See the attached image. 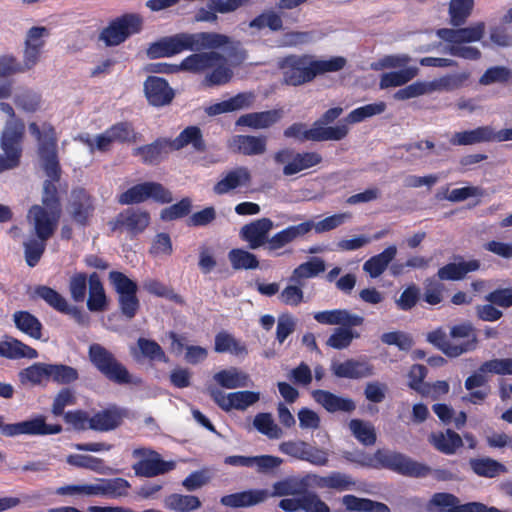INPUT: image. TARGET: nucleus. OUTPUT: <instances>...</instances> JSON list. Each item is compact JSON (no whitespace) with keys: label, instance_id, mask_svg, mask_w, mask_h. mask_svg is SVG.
<instances>
[{"label":"nucleus","instance_id":"obj_1","mask_svg":"<svg viewBox=\"0 0 512 512\" xmlns=\"http://www.w3.org/2000/svg\"><path fill=\"white\" fill-rule=\"evenodd\" d=\"M234 44L232 37L214 31L181 32L162 37L150 44L147 49V56L150 59L172 57L186 50L232 48Z\"/></svg>","mask_w":512,"mask_h":512},{"label":"nucleus","instance_id":"obj_2","mask_svg":"<svg viewBox=\"0 0 512 512\" xmlns=\"http://www.w3.org/2000/svg\"><path fill=\"white\" fill-rule=\"evenodd\" d=\"M231 48H221V50H234L239 45L238 41ZM182 69L184 72L193 74H203L204 84L206 86L223 85L228 83L233 72L227 65V59L220 49H201L195 51L182 60Z\"/></svg>","mask_w":512,"mask_h":512},{"label":"nucleus","instance_id":"obj_3","mask_svg":"<svg viewBox=\"0 0 512 512\" xmlns=\"http://www.w3.org/2000/svg\"><path fill=\"white\" fill-rule=\"evenodd\" d=\"M485 32L486 24L479 21L463 28L438 29L436 34L449 44L446 52L450 55L467 60H478L481 57V51L470 44L481 41Z\"/></svg>","mask_w":512,"mask_h":512},{"label":"nucleus","instance_id":"obj_4","mask_svg":"<svg viewBox=\"0 0 512 512\" xmlns=\"http://www.w3.org/2000/svg\"><path fill=\"white\" fill-rule=\"evenodd\" d=\"M449 335L450 339L442 329H437L428 334L427 340L451 358L472 352L478 347V337L470 322L452 326Z\"/></svg>","mask_w":512,"mask_h":512},{"label":"nucleus","instance_id":"obj_5","mask_svg":"<svg viewBox=\"0 0 512 512\" xmlns=\"http://www.w3.org/2000/svg\"><path fill=\"white\" fill-rule=\"evenodd\" d=\"M88 358L93 366L107 379L117 384H138L127 368L117 360L114 354L98 343H93L88 349Z\"/></svg>","mask_w":512,"mask_h":512},{"label":"nucleus","instance_id":"obj_6","mask_svg":"<svg viewBox=\"0 0 512 512\" xmlns=\"http://www.w3.org/2000/svg\"><path fill=\"white\" fill-rule=\"evenodd\" d=\"M278 67L282 82L289 86H301L315 79L311 54H290L279 61Z\"/></svg>","mask_w":512,"mask_h":512},{"label":"nucleus","instance_id":"obj_7","mask_svg":"<svg viewBox=\"0 0 512 512\" xmlns=\"http://www.w3.org/2000/svg\"><path fill=\"white\" fill-rule=\"evenodd\" d=\"M142 27L139 15L127 14L113 20L100 33V40L107 46H116L124 42L130 35L138 33Z\"/></svg>","mask_w":512,"mask_h":512},{"label":"nucleus","instance_id":"obj_8","mask_svg":"<svg viewBox=\"0 0 512 512\" xmlns=\"http://www.w3.org/2000/svg\"><path fill=\"white\" fill-rule=\"evenodd\" d=\"M133 456L139 458V461L133 465L137 476L154 477L172 471L176 467L174 461H164L159 453L148 448L135 449Z\"/></svg>","mask_w":512,"mask_h":512},{"label":"nucleus","instance_id":"obj_9","mask_svg":"<svg viewBox=\"0 0 512 512\" xmlns=\"http://www.w3.org/2000/svg\"><path fill=\"white\" fill-rule=\"evenodd\" d=\"M374 458L382 466L408 476H425L430 470L427 466L397 452L378 450L374 454Z\"/></svg>","mask_w":512,"mask_h":512},{"label":"nucleus","instance_id":"obj_10","mask_svg":"<svg viewBox=\"0 0 512 512\" xmlns=\"http://www.w3.org/2000/svg\"><path fill=\"white\" fill-rule=\"evenodd\" d=\"M208 393L215 403L225 411L246 410L257 403L261 397L260 392L256 391L242 390L226 394L215 387H209Z\"/></svg>","mask_w":512,"mask_h":512},{"label":"nucleus","instance_id":"obj_11","mask_svg":"<svg viewBox=\"0 0 512 512\" xmlns=\"http://www.w3.org/2000/svg\"><path fill=\"white\" fill-rule=\"evenodd\" d=\"M61 210H50L40 205L30 208L27 219L39 239H49L58 224Z\"/></svg>","mask_w":512,"mask_h":512},{"label":"nucleus","instance_id":"obj_12","mask_svg":"<svg viewBox=\"0 0 512 512\" xmlns=\"http://www.w3.org/2000/svg\"><path fill=\"white\" fill-rule=\"evenodd\" d=\"M148 198H153L162 203L172 201L171 193L166 190L161 184L155 182H146L135 185L122 193L119 197L121 204H133L145 201Z\"/></svg>","mask_w":512,"mask_h":512},{"label":"nucleus","instance_id":"obj_13","mask_svg":"<svg viewBox=\"0 0 512 512\" xmlns=\"http://www.w3.org/2000/svg\"><path fill=\"white\" fill-rule=\"evenodd\" d=\"M25 126L23 122L17 119H11L7 122L2 136H1V149L4 152L3 157L7 160L15 158V166L18 167L21 158V140L24 134Z\"/></svg>","mask_w":512,"mask_h":512},{"label":"nucleus","instance_id":"obj_14","mask_svg":"<svg viewBox=\"0 0 512 512\" xmlns=\"http://www.w3.org/2000/svg\"><path fill=\"white\" fill-rule=\"evenodd\" d=\"M62 428L60 425H47L42 417H37L31 420L5 424L2 418V427L0 428L1 433L4 436L12 437L21 434L29 435H47L57 434L61 432Z\"/></svg>","mask_w":512,"mask_h":512},{"label":"nucleus","instance_id":"obj_15","mask_svg":"<svg viewBox=\"0 0 512 512\" xmlns=\"http://www.w3.org/2000/svg\"><path fill=\"white\" fill-rule=\"evenodd\" d=\"M274 224L269 218H260L248 224H245L240 229V237L243 241L248 243L250 249H258L264 245L268 249L269 232L273 229Z\"/></svg>","mask_w":512,"mask_h":512},{"label":"nucleus","instance_id":"obj_16","mask_svg":"<svg viewBox=\"0 0 512 512\" xmlns=\"http://www.w3.org/2000/svg\"><path fill=\"white\" fill-rule=\"evenodd\" d=\"M252 180L251 172L247 167L240 166L232 169L214 184L212 191L215 195L221 196L235 191L240 187L250 185Z\"/></svg>","mask_w":512,"mask_h":512},{"label":"nucleus","instance_id":"obj_17","mask_svg":"<svg viewBox=\"0 0 512 512\" xmlns=\"http://www.w3.org/2000/svg\"><path fill=\"white\" fill-rule=\"evenodd\" d=\"M38 154L41 167L44 169L47 177L53 181H58L60 178V166L57 158L55 138L45 135L39 143Z\"/></svg>","mask_w":512,"mask_h":512},{"label":"nucleus","instance_id":"obj_18","mask_svg":"<svg viewBox=\"0 0 512 512\" xmlns=\"http://www.w3.org/2000/svg\"><path fill=\"white\" fill-rule=\"evenodd\" d=\"M312 230V221H304L296 225H290L273 234L268 240V250L276 251L294 241L303 238Z\"/></svg>","mask_w":512,"mask_h":512},{"label":"nucleus","instance_id":"obj_19","mask_svg":"<svg viewBox=\"0 0 512 512\" xmlns=\"http://www.w3.org/2000/svg\"><path fill=\"white\" fill-rule=\"evenodd\" d=\"M312 397L316 403L329 413H351L356 409V404L352 398L343 397L327 390H314Z\"/></svg>","mask_w":512,"mask_h":512},{"label":"nucleus","instance_id":"obj_20","mask_svg":"<svg viewBox=\"0 0 512 512\" xmlns=\"http://www.w3.org/2000/svg\"><path fill=\"white\" fill-rule=\"evenodd\" d=\"M93 211L94 205L91 196L82 189L73 190L68 206V212L72 219L80 225H85Z\"/></svg>","mask_w":512,"mask_h":512},{"label":"nucleus","instance_id":"obj_21","mask_svg":"<svg viewBox=\"0 0 512 512\" xmlns=\"http://www.w3.org/2000/svg\"><path fill=\"white\" fill-rule=\"evenodd\" d=\"M145 95L153 106H164L174 98V91L168 83L156 76H150L144 83Z\"/></svg>","mask_w":512,"mask_h":512},{"label":"nucleus","instance_id":"obj_22","mask_svg":"<svg viewBox=\"0 0 512 512\" xmlns=\"http://www.w3.org/2000/svg\"><path fill=\"white\" fill-rule=\"evenodd\" d=\"M333 374L338 378L361 379L374 375V367L365 361L348 359L344 362H333Z\"/></svg>","mask_w":512,"mask_h":512},{"label":"nucleus","instance_id":"obj_23","mask_svg":"<svg viewBox=\"0 0 512 512\" xmlns=\"http://www.w3.org/2000/svg\"><path fill=\"white\" fill-rule=\"evenodd\" d=\"M270 497L266 489H251L234 494L225 495L220 503L231 508L250 507L265 502Z\"/></svg>","mask_w":512,"mask_h":512},{"label":"nucleus","instance_id":"obj_24","mask_svg":"<svg viewBox=\"0 0 512 512\" xmlns=\"http://www.w3.org/2000/svg\"><path fill=\"white\" fill-rule=\"evenodd\" d=\"M314 319L323 325H341L345 327L360 326L364 318L360 315L350 313L346 309H334L316 312Z\"/></svg>","mask_w":512,"mask_h":512},{"label":"nucleus","instance_id":"obj_25","mask_svg":"<svg viewBox=\"0 0 512 512\" xmlns=\"http://www.w3.org/2000/svg\"><path fill=\"white\" fill-rule=\"evenodd\" d=\"M233 152L246 156L261 155L266 152V137L251 135H235L228 142Z\"/></svg>","mask_w":512,"mask_h":512},{"label":"nucleus","instance_id":"obj_26","mask_svg":"<svg viewBox=\"0 0 512 512\" xmlns=\"http://www.w3.org/2000/svg\"><path fill=\"white\" fill-rule=\"evenodd\" d=\"M494 141L495 135L492 126H479L472 130L459 131L450 138V143L454 146H468Z\"/></svg>","mask_w":512,"mask_h":512},{"label":"nucleus","instance_id":"obj_27","mask_svg":"<svg viewBox=\"0 0 512 512\" xmlns=\"http://www.w3.org/2000/svg\"><path fill=\"white\" fill-rule=\"evenodd\" d=\"M255 101V94L252 92L239 93L228 100L210 105L205 109L209 116H216L223 113L235 112L249 108Z\"/></svg>","mask_w":512,"mask_h":512},{"label":"nucleus","instance_id":"obj_28","mask_svg":"<svg viewBox=\"0 0 512 512\" xmlns=\"http://www.w3.org/2000/svg\"><path fill=\"white\" fill-rule=\"evenodd\" d=\"M282 116L283 111L281 109L253 112L240 116L236 121V125L247 126L253 129H265L278 122Z\"/></svg>","mask_w":512,"mask_h":512},{"label":"nucleus","instance_id":"obj_29","mask_svg":"<svg viewBox=\"0 0 512 512\" xmlns=\"http://www.w3.org/2000/svg\"><path fill=\"white\" fill-rule=\"evenodd\" d=\"M479 269L480 261L476 259L459 263L454 262L441 267L437 272V276L440 280L457 281L463 279L468 273Z\"/></svg>","mask_w":512,"mask_h":512},{"label":"nucleus","instance_id":"obj_30","mask_svg":"<svg viewBox=\"0 0 512 512\" xmlns=\"http://www.w3.org/2000/svg\"><path fill=\"white\" fill-rule=\"evenodd\" d=\"M397 255L396 245L388 246L381 253L372 256L363 264V270L369 274L371 278H378L387 269L389 264Z\"/></svg>","mask_w":512,"mask_h":512},{"label":"nucleus","instance_id":"obj_31","mask_svg":"<svg viewBox=\"0 0 512 512\" xmlns=\"http://www.w3.org/2000/svg\"><path fill=\"white\" fill-rule=\"evenodd\" d=\"M123 417L124 413L117 408L99 411L91 417L90 429L100 432L114 430L122 423Z\"/></svg>","mask_w":512,"mask_h":512},{"label":"nucleus","instance_id":"obj_32","mask_svg":"<svg viewBox=\"0 0 512 512\" xmlns=\"http://www.w3.org/2000/svg\"><path fill=\"white\" fill-rule=\"evenodd\" d=\"M213 379L217 384L226 389L247 387L251 383L250 376L235 367L215 373Z\"/></svg>","mask_w":512,"mask_h":512},{"label":"nucleus","instance_id":"obj_33","mask_svg":"<svg viewBox=\"0 0 512 512\" xmlns=\"http://www.w3.org/2000/svg\"><path fill=\"white\" fill-rule=\"evenodd\" d=\"M189 144L198 152L206 150L202 132L197 126L185 128L174 140L169 141V147L174 150H179Z\"/></svg>","mask_w":512,"mask_h":512},{"label":"nucleus","instance_id":"obj_34","mask_svg":"<svg viewBox=\"0 0 512 512\" xmlns=\"http://www.w3.org/2000/svg\"><path fill=\"white\" fill-rule=\"evenodd\" d=\"M164 506L171 511L193 512L202 506V502L195 495L172 493L165 497Z\"/></svg>","mask_w":512,"mask_h":512},{"label":"nucleus","instance_id":"obj_35","mask_svg":"<svg viewBox=\"0 0 512 512\" xmlns=\"http://www.w3.org/2000/svg\"><path fill=\"white\" fill-rule=\"evenodd\" d=\"M248 26L254 32L261 31L264 28H268L272 32H278L284 29V22L278 12L273 9H266L252 19Z\"/></svg>","mask_w":512,"mask_h":512},{"label":"nucleus","instance_id":"obj_36","mask_svg":"<svg viewBox=\"0 0 512 512\" xmlns=\"http://www.w3.org/2000/svg\"><path fill=\"white\" fill-rule=\"evenodd\" d=\"M107 307V298L104 287L96 273L89 276V296L87 308L92 312L104 311Z\"/></svg>","mask_w":512,"mask_h":512},{"label":"nucleus","instance_id":"obj_37","mask_svg":"<svg viewBox=\"0 0 512 512\" xmlns=\"http://www.w3.org/2000/svg\"><path fill=\"white\" fill-rule=\"evenodd\" d=\"M322 161V157L320 154L316 152H305V153H295L293 154L292 161L286 164L283 167V174L286 176H291L296 173H299L305 169L311 168L320 164Z\"/></svg>","mask_w":512,"mask_h":512},{"label":"nucleus","instance_id":"obj_38","mask_svg":"<svg viewBox=\"0 0 512 512\" xmlns=\"http://www.w3.org/2000/svg\"><path fill=\"white\" fill-rule=\"evenodd\" d=\"M429 440L437 450L445 454L455 453L456 449L463 444L460 435L450 429L445 432L432 433Z\"/></svg>","mask_w":512,"mask_h":512},{"label":"nucleus","instance_id":"obj_39","mask_svg":"<svg viewBox=\"0 0 512 512\" xmlns=\"http://www.w3.org/2000/svg\"><path fill=\"white\" fill-rule=\"evenodd\" d=\"M329 124L314 123V133H312L313 141H340L349 133L348 123L336 126H328Z\"/></svg>","mask_w":512,"mask_h":512},{"label":"nucleus","instance_id":"obj_40","mask_svg":"<svg viewBox=\"0 0 512 512\" xmlns=\"http://www.w3.org/2000/svg\"><path fill=\"white\" fill-rule=\"evenodd\" d=\"M342 503L349 511L356 512H390V508L382 503L367 498H359L354 495H345Z\"/></svg>","mask_w":512,"mask_h":512},{"label":"nucleus","instance_id":"obj_41","mask_svg":"<svg viewBox=\"0 0 512 512\" xmlns=\"http://www.w3.org/2000/svg\"><path fill=\"white\" fill-rule=\"evenodd\" d=\"M418 73L419 69L416 66H409L398 71L384 73L380 78L379 87L381 89H387L405 85L415 78Z\"/></svg>","mask_w":512,"mask_h":512},{"label":"nucleus","instance_id":"obj_42","mask_svg":"<svg viewBox=\"0 0 512 512\" xmlns=\"http://www.w3.org/2000/svg\"><path fill=\"white\" fill-rule=\"evenodd\" d=\"M118 222L133 233H140L149 225L150 216L145 211L127 210L118 217Z\"/></svg>","mask_w":512,"mask_h":512},{"label":"nucleus","instance_id":"obj_43","mask_svg":"<svg viewBox=\"0 0 512 512\" xmlns=\"http://www.w3.org/2000/svg\"><path fill=\"white\" fill-rule=\"evenodd\" d=\"M474 0H450L448 14L450 24L453 27H460L466 23L472 14Z\"/></svg>","mask_w":512,"mask_h":512},{"label":"nucleus","instance_id":"obj_44","mask_svg":"<svg viewBox=\"0 0 512 512\" xmlns=\"http://www.w3.org/2000/svg\"><path fill=\"white\" fill-rule=\"evenodd\" d=\"M324 271L325 262L322 259L315 257L295 268L290 277V281L302 285L304 279L315 277Z\"/></svg>","mask_w":512,"mask_h":512},{"label":"nucleus","instance_id":"obj_45","mask_svg":"<svg viewBox=\"0 0 512 512\" xmlns=\"http://www.w3.org/2000/svg\"><path fill=\"white\" fill-rule=\"evenodd\" d=\"M455 81L451 77H442L431 82L416 81L409 86L415 97L432 93L434 91L451 90L455 87Z\"/></svg>","mask_w":512,"mask_h":512},{"label":"nucleus","instance_id":"obj_46","mask_svg":"<svg viewBox=\"0 0 512 512\" xmlns=\"http://www.w3.org/2000/svg\"><path fill=\"white\" fill-rule=\"evenodd\" d=\"M312 61L315 78L327 73L341 71L347 65V59L343 56H332L324 59L312 55Z\"/></svg>","mask_w":512,"mask_h":512},{"label":"nucleus","instance_id":"obj_47","mask_svg":"<svg viewBox=\"0 0 512 512\" xmlns=\"http://www.w3.org/2000/svg\"><path fill=\"white\" fill-rule=\"evenodd\" d=\"M49 379L48 364L35 363L19 372V380L23 385H42L43 381Z\"/></svg>","mask_w":512,"mask_h":512},{"label":"nucleus","instance_id":"obj_48","mask_svg":"<svg viewBox=\"0 0 512 512\" xmlns=\"http://www.w3.org/2000/svg\"><path fill=\"white\" fill-rule=\"evenodd\" d=\"M228 259L235 270H253L259 267L256 255L244 249H232L228 253Z\"/></svg>","mask_w":512,"mask_h":512},{"label":"nucleus","instance_id":"obj_49","mask_svg":"<svg viewBox=\"0 0 512 512\" xmlns=\"http://www.w3.org/2000/svg\"><path fill=\"white\" fill-rule=\"evenodd\" d=\"M16 327L34 339L41 338V323L26 311L16 312L13 316Z\"/></svg>","mask_w":512,"mask_h":512},{"label":"nucleus","instance_id":"obj_50","mask_svg":"<svg viewBox=\"0 0 512 512\" xmlns=\"http://www.w3.org/2000/svg\"><path fill=\"white\" fill-rule=\"evenodd\" d=\"M349 428L355 438L363 445L370 446L376 442V431L370 422L352 419L349 422Z\"/></svg>","mask_w":512,"mask_h":512},{"label":"nucleus","instance_id":"obj_51","mask_svg":"<svg viewBox=\"0 0 512 512\" xmlns=\"http://www.w3.org/2000/svg\"><path fill=\"white\" fill-rule=\"evenodd\" d=\"M254 427L269 439H280L284 432L275 423L270 413H259L253 420Z\"/></svg>","mask_w":512,"mask_h":512},{"label":"nucleus","instance_id":"obj_52","mask_svg":"<svg viewBox=\"0 0 512 512\" xmlns=\"http://www.w3.org/2000/svg\"><path fill=\"white\" fill-rule=\"evenodd\" d=\"M359 338V333L353 331L351 327L335 328L333 333L326 341V345L337 350L348 348L354 339Z\"/></svg>","mask_w":512,"mask_h":512},{"label":"nucleus","instance_id":"obj_53","mask_svg":"<svg viewBox=\"0 0 512 512\" xmlns=\"http://www.w3.org/2000/svg\"><path fill=\"white\" fill-rule=\"evenodd\" d=\"M214 350L217 353H231L244 355L247 353L245 346L241 345L231 334L222 331L215 336Z\"/></svg>","mask_w":512,"mask_h":512},{"label":"nucleus","instance_id":"obj_54","mask_svg":"<svg viewBox=\"0 0 512 512\" xmlns=\"http://www.w3.org/2000/svg\"><path fill=\"white\" fill-rule=\"evenodd\" d=\"M0 355L6 358H36L37 351L18 340L0 344Z\"/></svg>","mask_w":512,"mask_h":512},{"label":"nucleus","instance_id":"obj_55","mask_svg":"<svg viewBox=\"0 0 512 512\" xmlns=\"http://www.w3.org/2000/svg\"><path fill=\"white\" fill-rule=\"evenodd\" d=\"M169 147L168 140H157L152 144L133 149V154L140 156L146 163H153L160 159L162 152Z\"/></svg>","mask_w":512,"mask_h":512},{"label":"nucleus","instance_id":"obj_56","mask_svg":"<svg viewBox=\"0 0 512 512\" xmlns=\"http://www.w3.org/2000/svg\"><path fill=\"white\" fill-rule=\"evenodd\" d=\"M385 109L386 104L384 102L368 104L351 111L345 118V122L348 124L359 123L366 118L383 113Z\"/></svg>","mask_w":512,"mask_h":512},{"label":"nucleus","instance_id":"obj_57","mask_svg":"<svg viewBox=\"0 0 512 512\" xmlns=\"http://www.w3.org/2000/svg\"><path fill=\"white\" fill-rule=\"evenodd\" d=\"M130 487L123 478L98 479L99 496H124Z\"/></svg>","mask_w":512,"mask_h":512},{"label":"nucleus","instance_id":"obj_58","mask_svg":"<svg viewBox=\"0 0 512 512\" xmlns=\"http://www.w3.org/2000/svg\"><path fill=\"white\" fill-rule=\"evenodd\" d=\"M143 288L158 297H164L178 304H184V299L179 294L175 293L174 290L158 280L147 279L143 283Z\"/></svg>","mask_w":512,"mask_h":512},{"label":"nucleus","instance_id":"obj_59","mask_svg":"<svg viewBox=\"0 0 512 512\" xmlns=\"http://www.w3.org/2000/svg\"><path fill=\"white\" fill-rule=\"evenodd\" d=\"M56 493L61 496H99L98 479L95 483H84L79 485H66L57 488Z\"/></svg>","mask_w":512,"mask_h":512},{"label":"nucleus","instance_id":"obj_60","mask_svg":"<svg viewBox=\"0 0 512 512\" xmlns=\"http://www.w3.org/2000/svg\"><path fill=\"white\" fill-rule=\"evenodd\" d=\"M470 465L476 474L484 477H495L506 470L501 463L490 458L471 460Z\"/></svg>","mask_w":512,"mask_h":512},{"label":"nucleus","instance_id":"obj_61","mask_svg":"<svg viewBox=\"0 0 512 512\" xmlns=\"http://www.w3.org/2000/svg\"><path fill=\"white\" fill-rule=\"evenodd\" d=\"M35 294L48 303L55 310L63 313L68 306L67 300L56 290L47 286H38Z\"/></svg>","mask_w":512,"mask_h":512},{"label":"nucleus","instance_id":"obj_62","mask_svg":"<svg viewBox=\"0 0 512 512\" xmlns=\"http://www.w3.org/2000/svg\"><path fill=\"white\" fill-rule=\"evenodd\" d=\"M49 378L60 384H68L78 378L75 368L63 364H48Z\"/></svg>","mask_w":512,"mask_h":512},{"label":"nucleus","instance_id":"obj_63","mask_svg":"<svg viewBox=\"0 0 512 512\" xmlns=\"http://www.w3.org/2000/svg\"><path fill=\"white\" fill-rule=\"evenodd\" d=\"M137 346L142 356L153 361L168 362V358L157 342L146 338H139Z\"/></svg>","mask_w":512,"mask_h":512},{"label":"nucleus","instance_id":"obj_64","mask_svg":"<svg viewBox=\"0 0 512 512\" xmlns=\"http://www.w3.org/2000/svg\"><path fill=\"white\" fill-rule=\"evenodd\" d=\"M351 217L352 214L350 212L333 214L316 223L312 221V229H314L316 233L331 231L343 225L346 221L351 219Z\"/></svg>","mask_w":512,"mask_h":512}]
</instances>
